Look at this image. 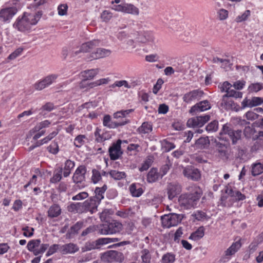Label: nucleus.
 <instances>
[{
  "label": "nucleus",
  "mask_w": 263,
  "mask_h": 263,
  "mask_svg": "<svg viewBox=\"0 0 263 263\" xmlns=\"http://www.w3.org/2000/svg\"><path fill=\"white\" fill-rule=\"evenodd\" d=\"M188 190L192 193L182 194L178 198L180 206L186 209L194 207L202 193L201 189L196 185H192Z\"/></svg>",
  "instance_id": "f257e3e1"
},
{
  "label": "nucleus",
  "mask_w": 263,
  "mask_h": 263,
  "mask_svg": "<svg viewBox=\"0 0 263 263\" xmlns=\"http://www.w3.org/2000/svg\"><path fill=\"white\" fill-rule=\"evenodd\" d=\"M39 14L24 13L21 18L18 17L13 26L18 31L25 32L29 30L32 25H35L40 17Z\"/></svg>",
  "instance_id": "f03ea898"
},
{
  "label": "nucleus",
  "mask_w": 263,
  "mask_h": 263,
  "mask_svg": "<svg viewBox=\"0 0 263 263\" xmlns=\"http://www.w3.org/2000/svg\"><path fill=\"white\" fill-rule=\"evenodd\" d=\"M123 229V225L120 222L111 220L106 221L100 225L99 233L102 235H109L119 233Z\"/></svg>",
  "instance_id": "7ed1b4c3"
},
{
  "label": "nucleus",
  "mask_w": 263,
  "mask_h": 263,
  "mask_svg": "<svg viewBox=\"0 0 263 263\" xmlns=\"http://www.w3.org/2000/svg\"><path fill=\"white\" fill-rule=\"evenodd\" d=\"M182 218L181 215L176 213L165 215L161 218L162 226L166 228L176 226L181 222Z\"/></svg>",
  "instance_id": "20e7f679"
},
{
  "label": "nucleus",
  "mask_w": 263,
  "mask_h": 263,
  "mask_svg": "<svg viewBox=\"0 0 263 263\" xmlns=\"http://www.w3.org/2000/svg\"><path fill=\"white\" fill-rule=\"evenodd\" d=\"M41 242L40 239L30 240L27 244L28 250L32 252L35 256L43 253L49 247V245L47 243L41 244Z\"/></svg>",
  "instance_id": "39448f33"
},
{
  "label": "nucleus",
  "mask_w": 263,
  "mask_h": 263,
  "mask_svg": "<svg viewBox=\"0 0 263 263\" xmlns=\"http://www.w3.org/2000/svg\"><path fill=\"white\" fill-rule=\"evenodd\" d=\"M182 168L183 176L188 179L195 181H197L200 179L201 173L198 168L192 165L183 167Z\"/></svg>",
  "instance_id": "423d86ee"
},
{
  "label": "nucleus",
  "mask_w": 263,
  "mask_h": 263,
  "mask_svg": "<svg viewBox=\"0 0 263 263\" xmlns=\"http://www.w3.org/2000/svg\"><path fill=\"white\" fill-rule=\"evenodd\" d=\"M122 141L118 140L116 143H114L108 149L110 158L111 160L118 159L123 154L121 151V144Z\"/></svg>",
  "instance_id": "0eeeda50"
},
{
  "label": "nucleus",
  "mask_w": 263,
  "mask_h": 263,
  "mask_svg": "<svg viewBox=\"0 0 263 263\" xmlns=\"http://www.w3.org/2000/svg\"><path fill=\"white\" fill-rule=\"evenodd\" d=\"M210 118V117L209 115L192 118L187 120L186 125L189 127H200L208 121Z\"/></svg>",
  "instance_id": "6e6552de"
},
{
  "label": "nucleus",
  "mask_w": 263,
  "mask_h": 263,
  "mask_svg": "<svg viewBox=\"0 0 263 263\" xmlns=\"http://www.w3.org/2000/svg\"><path fill=\"white\" fill-rule=\"evenodd\" d=\"M166 190L168 198L173 200L181 192L182 186L179 183L171 182L167 184Z\"/></svg>",
  "instance_id": "1a4fd4ad"
},
{
  "label": "nucleus",
  "mask_w": 263,
  "mask_h": 263,
  "mask_svg": "<svg viewBox=\"0 0 263 263\" xmlns=\"http://www.w3.org/2000/svg\"><path fill=\"white\" fill-rule=\"evenodd\" d=\"M17 9L14 7L2 9L0 10V21L9 22L17 13Z\"/></svg>",
  "instance_id": "9d476101"
},
{
  "label": "nucleus",
  "mask_w": 263,
  "mask_h": 263,
  "mask_svg": "<svg viewBox=\"0 0 263 263\" xmlns=\"http://www.w3.org/2000/svg\"><path fill=\"white\" fill-rule=\"evenodd\" d=\"M128 123L127 120H124L123 121H118L113 120L109 115H106L104 116L103 124V125L109 128H115L119 126H123Z\"/></svg>",
  "instance_id": "9b49d317"
},
{
  "label": "nucleus",
  "mask_w": 263,
  "mask_h": 263,
  "mask_svg": "<svg viewBox=\"0 0 263 263\" xmlns=\"http://www.w3.org/2000/svg\"><path fill=\"white\" fill-rule=\"evenodd\" d=\"M203 94V93L201 90H193L184 94L182 99L185 103H189L196 100H199Z\"/></svg>",
  "instance_id": "f8f14e48"
},
{
  "label": "nucleus",
  "mask_w": 263,
  "mask_h": 263,
  "mask_svg": "<svg viewBox=\"0 0 263 263\" xmlns=\"http://www.w3.org/2000/svg\"><path fill=\"white\" fill-rule=\"evenodd\" d=\"M99 40H92L83 44L80 49L74 52V54L77 55L80 52H90L93 49L98 47L99 45Z\"/></svg>",
  "instance_id": "ddd939ff"
},
{
  "label": "nucleus",
  "mask_w": 263,
  "mask_h": 263,
  "mask_svg": "<svg viewBox=\"0 0 263 263\" xmlns=\"http://www.w3.org/2000/svg\"><path fill=\"white\" fill-rule=\"evenodd\" d=\"M86 168L84 165L79 166L75 171L72 179L74 182L81 183L85 180Z\"/></svg>",
  "instance_id": "4468645a"
},
{
  "label": "nucleus",
  "mask_w": 263,
  "mask_h": 263,
  "mask_svg": "<svg viewBox=\"0 0 263 263\" xmlns=\"http://www.w3.org/2000/svg\"><path fill=\"white\" fill-rule=\"evenodd\" d=\"M136 39L140 43H147L148 42H153L155 37L151 31H144L139 33Z\"/></svg>",
  "instance_id": "2eb2a0df"
},
{
  "label": "nucleus",
  "mask_w": 263,
  "mask_h": 263,
  "mask_svg": "<svg viewBox=\"0 0 263 263\" xmlns=\"http://www.w3.org/2000/svg\"><path fill=\"white\" fill-rule=\"evenodd\" d=\"M211 106L207 100L201 101L193 106L190 110V113L193 114L197 111H203L210 109Z\"/></svg>",
  "instance_id": "dca6fc26"
},
{
  "label": "nucleus",
  "mask_w": 263,
  "mask_h": 263,
  "mask_svg": "<svg viewBox=\"0 0 263 263\" xmlns=\"http://www.w3.org/2000/svg\"><path fill=\"white\" fill-rule=\"evenodd\" d=\"M79 250L78 246L73 243L65 244L60 247V251L63 254L74 253Z\"/></svg>",
  "instance_id": "f3484780"
},
{
  "label": "nucleus",
  "mask_w": 263,
  "mask_h": 263,
  "mask_svg": "<svg viewBox=\"0 0 263 263\" xmlns=\"http://www.w3.org/2000/svg\"><path fill=\"white\" fill-rule=\"evenodd\" d=\"M111 52L109 50L104 48H97L96 51L92 52L90 57L88 58L89 60L102 58L110 55Z\"/></svg>",
  "instance_id": "a211bd4d"
},
{
  "label": "nucleus",
  "mask_w": 263,
  "mask_h": 263,
  "mask_svg": "<svg viewBox=\"0 0 263 263\" xmlns=\"http://www.w3.org/2000/svg\"><path fill=\"white\" fill-rule=\"evenodd\" d=\"M100 202L93 197L87 199L84 201V206L86 208L87 211L92 214L97 211V208Z\"/></svg>",
  "instance_id": "6ab92c4d"
},
{
  "label": "nucleus",
  "mask_w": 263,
  "mask_h": 263,
  "mask_svg": "<svg viewBox=\"0 0 263 263\" xmlns=\"http://www.w3.org/2000/svg\"><path fill=\"white\" fill-rule=\"evenodd\" d=\"M133 111L134 110L133 109L118 111L114 114L113 120L118 121H123L125 120L128 121V123H129V120L126 119V117Z\"/></svg>",
  "instance_id": "aec40b11"
},
{
  "label": "nucleus",
  "mask_w": 263,
  "mask_h": 263,
  "mask_svg": "<svg viewBox=\"0 0 263 263\" xmlns=\"http://www.w3.org/2000/svg\"><path fill=\"white\" fill-rule=\"evenodd\" d=\"M220 106L226 110H232L236 108V104L229 97L223 95L220 103Z\"/></svg>",
  "instance_id": "412c9836"
},
{
  "label": "nucleus",
  "mask_w": 263,
  "mask_h": 263,
  "mask_svg": "<svg viewBox=\"0 0 263 263\" xmlns=\"http://www.w3.org/2000/svg\"><path fill=\"white\" fill-rule=\"evenodd\" d=\"M99 72V69L98 68L91 69L81 71L80 75L83 79L87 81L93 79L98 74Z\"/></svg>",
  "instance_id": "4be33fe9"
},
{
  "label": "nucleus",
  "mask_w": 263,
  "mask_h": 263,
  "mask_svg": "<svg viewBox=\"0 0 263 263\" xmlns=\"http://www.w3.org/2000/svg\"><path fill=\"white\" fill-rule=\"evenodd\" d=\"M121 253L115 250H110L104 253L101 256V259L104 261L110 262L115 259Z\"/></svg>",
  "instance_id": "5701e85b"
},
{
  "label": "nucleus",
  "mask_w": 263,
  "mask_h": 263,
  "mask_svg": "<svg viewBox=\"0 0 263 263\" xmlns=\"http://www.w3.org/2000/svg\"><path fill=\"white\" fill-rule=\"evenodd\" d=\"M68 210L70 212H74L79 213L86 212V208L84 206V202L72 203L68 206Z\"/></svg>",
  "instance_id": "b1692460"
},
{
  "label": "nucleus",
  "mask_w": 263,
  "mask_h": 263,
  "mask_svg": "<svg viewBox=\"0 0 263 263\" xmlns=\"http://www.w3.org/2000/svg\"><path fill=\"white\" fill-rule=\"evenodd\" d=\"M120 240L118 238H101L95 241V248L99 249L101 246L112 242H118Z\"/></svg>",
  "instance_id": "393cba45"
},
{
  "label": "nucleus",
  "mask_w": 263,
  "mask_h": 263,
  "mask_svg": "<svg viewBox=\"0 0 263 263\" xmlns=\"http://www.w3.org/2000/svg\"><path fill=\"white\" fill-rule=\"evenodd\" d=\"M241 247L240 240L233 242L232 245L224 251L226 256H230L234 255Z\"/></svg>",
  "instance_id": "a878e982"
},
{
  "label": "nucleus",
  "mask_w": 263,
  "mask_h": 263,
  "mask_svg": "<svg viewBox=\"0 0 263 263\" xmlns=\"http://www.w3.org/2000/svg\"><path fill=\"white\" fill-rule=\"evenodd\" d=\"M217 152L219 156L225 159H228L229 157V148L228 146L224 144L218 143L217 144Z\"/></svg>",
  "instance_id": "bb28decb"
},
{
  "label": "nucleus",
  "mask_w": 263,
  "mask_h": 263,
  "mask_svg": "<svg viewBox=\"0 0 263 263\" xmlns=\"http://www.w3.org/2000/svg\"><path fill=\"white\" fill-rule=\"evenodd\" d=\"M61 213L60 206L57 204L52 205L48 211V216L50 218H54L59 216Z\"/></svg>",
  "instance_id": "cd10ccee"
},
{
  "label": "nucleus",
  "mask_w": 263,
  "mask_h": 263,
  "mask_svg": "<svg viewBox=\"0 0 263 263\" xmlns=\"http://www.w3.org/2000/svg\"><path fill=\"white\" fill-rule=\"evenodd\" d=\"M123 8V12L124 13L134 15H138L139 14L138 9L133 4H124Z\"/></svg>",
  "instance_id": "c85d7f7f"
},
{
  "label": "nucleus",
  "mask_w": 263,
  "mask_h": 263,
  "mask_svg": "<svg viewBox=\"0 0 263 263\" xmlns=\"http://www.w3.org/2000/svg\"><path fill=\"white\" fill-rule=\"evenodd\" d=\"M159 176V175L157 170L155 168H152L147 174V181L149 183L154 182L158 180Z\"/></svg>",
  "instance_id": "c756f323"
},
{
  "label": "nucleus",
  "mask_w": 263,
  "mask_h": 263,
  "mask_svg": "<svg viewBox=\"0 0 263 263\" xmlns=\"http://www.w3.org/2000/svg\"><path fill=\"white\" fill-rule=\"evenodd\" d=\"M204 235V228L203 227H199L195 232L192 233L189 239L194 240H198L203 237Z\"/></svg>",
  "instance_id": "7c9ffc66"
},
{
  "label": "nucleus",
  "mask_w": 263,
  "mask_h": 263,
  "mask_svg": "<svg viewBox=\"0 0 263 263\" xmlns=\"http://www.w3.org/2000/svg\"><path fill=\"white\" fill-rule=\"evenodd\" d=\"M107 190V185L104 184L102 187H96L95 190L96 195L93 197L100 202L101 200L103 199V194Z\"/></svg>",
  "instance_id": "2f4dec72"
},
{
  "label": "nucleus",
  "mask_w": 263,
  "mask_h": 263,
  "mask_svg": "<svg viewBox=\"0 0 263 263\" xmlns=\"http://www.w3.org/2000/svg\"><path fill=\"white\" fill-rule=\"evenodd\" d=\"M252 175L256 176L263 173V163H256L252 165Z\"/></svg>",
  "instance_id": "473e14b6"
},
{
  "label": "nucleus",
  "mask_w": 263,
  "mask_h": 263,
  "mask_svg": "<svg viewBox=\"0 0 263 263\" xmlns=\"http://www.w3.org/2000/svg\"><path fill=\"white\" fill-rule=\"evenodd\" d=\"M209 143L210 141L207 137H201L196 140L195 145L197 148H203L208 146Z\"/></svg>",
  "instance_id": "72a5a7b5"
},
{
  "label": "nucleus",
  "mask_w": 263,
  "mask_h": 263,
  "mask_svg": "<svg viewBox=\"0 0 263 263\" xmlns=\"http://www.w3.org/2000/svg\"><path fill=\"white\" fill-rule=\"evenodd\" d=\"M129 191L132 196L134 197H139L143 192V189L141 187L137 189L136 185L134 183L130 185Z\"/></svg>",
  "instance_id": "f704fd0d"
},
{
  "label": "nucleus",
  "mask_w": 263,
  "mask_h": 263,
  "mask_svg": "<svg viewBox=\"0 0 263 263\" xmlns=\"http://www.w3.org/2000/svg\"><path fill=\"white\" fill-rule=\"evenodd\" d=\"M108 174L115 180H120L126 177V174L123 172H119L115 170L110 171Z\"/></svg>",
  "instance_id": "c9c22d12"
},
{
  "label": "nucleus",
  "mask_w": 263,
  "mask_h": 263,
  "mask_svg": "<svg viewBox=\"0 0 263 263\" xmlns=\"http://www.w3.org/2000/svg\"><path fill=\"white\" fill-rule=\"evenodd\" d=\"M83 223L82 222H77L74 225L71 227L68 233L69 235H73L77 234L79 231L82 228Z\"/></svg>",
  "instance_id": "e433bc0d"
},
{
  "label": "nucleus",
  "mask_w": 263,
  "mask_h": 263,
  "mask_svg": "<svg viewBox=\"0 0 263 263\" xmlns=\"http://www.w3.org/2000/svg\"><path fill=\"white\" fill-rule=\"evenodd\" d=\"M153 162V158L152 156H148L142 163V166L139 168L141 172L146 171L151 166Z\"/></svg>",
  "instance_id": "4c0bfd02"
},
{
  "label": "nucleus",
  "mask_w": 263,
  "mask_h": 263,
  "mask_svg": "<svg viewBox=\"0 0 263 263\" xmlns=\"http://www.w3.org/2000/svg\"><path fill=\"white\" fill-rule=\"evenodd\" d=\"M175 260V255L171 253H167L163 255L162 263H173Z\"/></svg>",
  "instance_id": "58836bf2"
},
{
  "label": "nucleus",
  "mask_w": 263,
  "mask_h": 263,
  "mask_svg": "<svg viewBox=\"0 0 263 263\" xmlns=\"http://www.w3.org/2000/svg\"><path fill=\"white\" fill-rule=\"evenodd\" d=\"M142 263H150L151 259V255L149 251L147 249H143L141 251Z\"/></svg>",
  "instance_id": "ea45409f"
},
{
  "label": "nucleus",
  "mask_w": 263,
  "mask_h": 263,
  "mask_svg": "<svg viewBox=\"0 0 263 263\" xmlns=\"http://www.w3.org/2000/svg\"><path fill=\"white\" fill-rule=\"evenodd\" d=\"M220 134L221 135L228 134L233 144H235L237 140L240 139V133H220Z\"/></svg>",
  "instance_id": "a19ab883"
},
{
  "label": "nucleus",
  "mask_w": 263,
  "mask_h": 263,
  "mask_svg": "<svg viewBox=\"0 0 263 263\" xmlns=\"http://www.w3.org/2000/svg\"><path fill=\"white\" fill-rule=\"evenodd\" d=\"M58 75L57 74H49L43 79V80L46 84L47 87L51 85L55 80L58 78Z\"/></svg>",
  "instance_id": "79ce46f5"
},
{
  "label": "nucleus",
  "mask_w": 263,
  "mask_h": 263,
  "mask_svg": "<svg viewBox=\"0 0 263 263\" xmlns=\"http://www.w3.org/2000/svg\"><path fill=\"white\" fill-rule=\"evenodd\" d=\"M63 168L60 167L57 173H54L53 177L50 179V182L53 183H55L59 182L62 179V174Z\"/></svg>",
  "instance_id": "37998d69"
},
{
  "label": "nucleus",
  "mask_w": 263,
  "mask_h": 263,
  "mask_svg": "<svg viewBox=\"0 0 263 263\" xmlns=\"http://www.w3.org/2000/svg\"><path fill=\"white\" fill-rule=\"evenodd\" d=\"M51 123L49 121L46 120L43 121H42L34 127L33 132H39L40 130L48 127L50 125Z\"/></svg>",
  "instance_id": "c03bdc74"
},
{
  "label": "nucleus",
  "mask_w": 263,
  "mask_h": 263,
  "mask_svg": "<svg viewBox=\"0 0 263 263\" xmlns=\"http://www.w3.org/2000/svg\"><path fill=\"white\" fill-rule=\"evenodd\" d=\"M228 97H234L235 98H241L242 96V93L240 91H237L234 89H231L230 88L228 90L227 93L224 95Z\"/></svg>",
  "instance_id": "a18cd8bd"
},
{
  "label": "nucleus",
  "mask_w": 263,
  "mask_h": 263,
  "mask_svg": "<svg viewBox=\"0 0 263 263\" xmlns=\"http://www.w3.org/2000/svg\"><path fill=\"white\" fill-rule=\"evenodd\" d=\"M251 12L249 10H246L245 12L241 15L237 16L235 21L237 23H240L243 21H245L248 18V17L250 15Z\"/></svg>",
  "instance_id": "49530a36"
},
{
  "label": "nucleus",
  "mask_w": 263,
  "mask_h": 263,
  "mask_svg": "<svg viewBox=\"0 0 263 263\" xmlns=\"http://www.w3.org/2000/svg\"><path fill=\"white\" fill-rule=\"evenodd\" d=\"M152 129V124L151 123L145 122L138 128V132H151Z\"/></svg>",
  "instance_id": "de8ad7c7"
},
{
  "label": "nucleus",
  "mask_w": 263,
  "mask_h": 263,
  "mask_svg": "<svg viewBox=\"0 0 263 263\" xmlns=\"http://www.w3.org/2000/svg\"><path fill=\"white\" fill-rule=\"evenodd\" d=\"M218 128V121L214 120L209 123L206 127L208 132H216Z\"/></svg>",
  "instance_id": "09e8293b"
},
{
  "label": "nucleus",
  "mask_w": 263,
  "mask_h": 263,
  "mask_svg": "<svg viewBox=\"0 0 263 263\" xmlns=\"http://www.w3.org/2000/svg\"><path fill=\"white\" fill-rule=\"evenodd\" d=\"M262 87L261 84L257 83H253L251 84L248 87V90L249 92H258L262 89Z\"/></svg>",
  "instance_id": "8fccbe9b"
},
{
  "label": "nucleus",
  "mask_w": 263,
  "mask_h": 263,
  "mask_svg": "<svg viewBox=\"0 0 263 263\" xmlns=\"http://www.w3.org/2000/svg\"><path fill=\"white\" fill-rule=\"evenodd\" d=\"M86 138L84 135H79L74 139V144L76 147H80L84 143V139Z\"/></svg>",
  "instance_id": "3c124183"
},
{
  "label": "nucleus",
  "mask_w": 263,
  "mask_h": 263,
  "mask_svg": "<svg viewBox=\"0 0 263 263\" xmlns=\"http://www.w3.org/2000/svg\"><path fill=\"white\" fill-rule=\"evenodd\" d=\"M263 103V99L259 97H253L250 101V107L258 106Z\"/></svg>",
  "instance_id": "603ef678"
},
{
  "label": "nucleus",
  "mask_w": 263,
  "mask_h": 263,
  "mask_svg": "<svg viewBox=\"0 0 263 263\" xmlns=\"http://www.w3.org/2000/svg\"><path fill=\"white\" fill-rule=\"evenodd\" d=\"M47 149L50 153L56 154L59 152V146L58 143L56 142H52L49 146L47 147Z\"/></svg>",
  "instance_id": "864d4df0"
},
{
  "label": "nucleus",
  "mask_w": 263,
  "mask_h": 263,
  "mask_svg": "<svg viewBox=\"0 0 263 263\" xmlns=\"http://www.w3.org/2000/svg\"><path fill=\"white\" fill-rule=\"evenodd\" d=\"M110 211L109 210H104L100 215V219L102 221H104L105 222L106 221H110L109 220V215H110Z\"/></svg>",
  "instance_id": "5fc2aeb1"
},
{
  "label": "nucleus",
  "mask_w": 263,
  "mask_h": 263,
  "mask_svg": "<svg viewBox=\"0 0 263 263\" xmlns=\"http://www.w3.org/2000/svg\"><path fill=\"white\" fill-rule=\"evenodd\" d=\"M24 50L23 48L20 47L16 49L14 52H13L11 54H10L8 59L9 60H12L16 58L18 56H19Z\"/></svg>",
  "instance_id": "6e6d98bb"
},
{
  "label": "nucleus",
  "mask_w": 263,
  "mask_h": 263,
  "mask_svg": "<svg viewBox=\"0 0 263 263\" xmlns=\"http://www.w3.org/2000/svg\"><path fill=\"white\" fill-rule=\"evenodd\" d=\"M60 246H61L60 245H58V244H54V245L51 246L49 248L48 251H47V252L46 253V256H49L52 255L53 254H54V253H55L58 251V250H60Z\"/></svg>",
  "instance_id": "4d7b16f0"
},
{
  "label": "nucleus",
  "mask_w": 263,
  "mask_h": 263,
  "mask_svg": "<svg viewBox=\"0 0 263 263\" xmlns=\"http://www.w3.org/2000/svg\"><path fill=\"white\" fill-rule=\"evenodd\" d=\"M68 6L67 4H61L58 6V14L60 15L63 16L67 14Z\"/></svg>",
  "instance_id": "13d9d810"
},
{
  "label": "nucleus",
  "mask_w": 263,
  "mask_h": 263,
  "mask_svg": "<svg viewBox=\"0 0 263 263\" xmlns=\"http://www.w3.org/2000/svg\"><path fill=\"white\" fill-rule=\"evenodd\" d=\"M101 179L100 173L97 170H92V180L93 183H96Z\"/></svg>",
  "instance_id": "bf43d9fd"
},
{
  "label": "nucleus",
  "mask_w": 263,
  "mask_h": 263,
  "mask_svg": "<svg viewBox=\"0 0 263 263\" xmlns=\"http://www.w3.org/2000/svg\"><path fill=\"white\" fill-rule=\"evenodd\" d=\"M218 18L221 20H225L228 16V11L224 9H221L218 11Z\"/></svg>",
  "instance_id": "052dcab7"
},
{
  "label": "nucleus",
  "mask_w": 263,
  "mask_h": 263,
  "mask_svg": "<svg viewBox=\"0 0 263 263\" xmlns=\"http://www.w3.org/2000/svg\"><path fill=\"white\" fill-rule=\"evenodd\" d=\"M56 134L55 133H51L48 136L42 139L41 140L37 141H38V145H42L46 143L48 141L51 140L54 137H55Z\"/></svg>",
  "instance_id": "680f3d73"
},
{
  "label": "nucleus",
  "mask_w": 263,
  "mask_h": 263,
  "mask_svg": "<svg viewBox=\"0 0 263 263\" xmlns=\"http://www.w3.org/2000/svg\"><path fill=\"white\" fill-rule=\"evenodd\" d=\"M101 17L103 21L108 22L112 17V13L109 11L104 10L101 13Z\"/></svg>",
  "instance_id": "e2e57ef3"
},
{
  "label": "nucleus",
  "mask_w": 263,
  "mask_h": 263,
  "mask_svg": "<svg viewBox=\"0 0 263 263\" xmlns=\"http://www.w3.org/2000/svg\"><path fill=\"white\" fill-rule=\"evenodd\" d=\"M24 231L23 235L26 237H31L33 235L34 229L33 228L26 227L22 229Z\"/></svg>",
  "instance_id": "0e129e2a"
},
{
  "label": "nucleus",
  "mask_w": 263,
  "mask_h": 263,
  "mask_svg": "<svg viewBox=\"0 0 263 263\" xmlns=\"http://www.w3.org/2000/svg\"><path fill=\"white\" fill-rule=\"evenodd\" d=\"M163 81L162 79H159L156 84L154 86L153 90V92L155 94H157L158 92V91L161 88V86L163 83Z\"/></svg>",
  "instance_id": "69168bd1"
},
{
  "label": "nucleus",
  "mask_w": 263,
  "mask_h": 263,
  "mask_svg": "<svg viewBox=\"0 0 263 263\" xmlns=\"http://www.w3.org/2000/svg\"><path fill=\"white\" fill-rule=\"evenodd\" d=\"M232 86V85L229 82L226 81L222 85H219V87L221 92H223L225 91L227 93L228 90H229Z\"/></svg>",
  "instance_id": "338daca9"
},
{
  "label": "nucleus",
  "mask_w": 263,
  "mask_h": 263,
  "mask_svg": "<svg viewBox=\"0 0 263 263\" xmlns=\"http://www.w3.org/2000/svg\"><path fill=\"white\" fill-rule=\"evenodd\" d=\"M46 87H47V86L45 83L43 79L35 83L34 85V88L37 90H42Z\"/></svg>",
  "instance_id": "774afa93"
}]
</instances>
